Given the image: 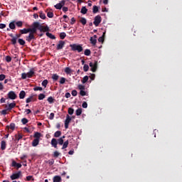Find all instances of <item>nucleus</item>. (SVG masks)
I'll use <instances>...</instances> for the list:
<instances>
[{"label": "nucleus", "instance_id": "nucleus-1", "mask_svg": "<svg viewBox=\"0 0 182 182\" xmlns=\"http://www.w3.org/2000/svg\"><path fill=\"white\" fill-rule=\"evenodd\" d=\"M42 136V134H41L40 132H35L33 137L34 139L32 141V146L33 147H36V146H38V144H39V139H41V137Z\"/></svg>", "mask_w": 182, "mask_h": 182}, {"label": "nucleus", "instance_id": "nucleus-2", "mask_svg": "<svg viewBox=\"0 0 182 182\" xmlns=\"http://www.w3.org/2000/svg\"><path fill=\"white\" fill-rule=\"evenodd\" d=\"M33 75H35V71H33V69H31L28 73H23L21 74V79L25 80L26 77L31 78L33 77Z\"/></svg>", "mask_w": 182, "mask_h": 182}, {"label": "nucleus", "instance_id": "nucleus-3", "mask_svg": "<svg viewBox=\"0 0 182 182\" xmlns=\"http://www.w3.org/2000/svg\"><path fill=\"white\" fill-rule=\"evenodd\" d=\"M38 21L33 23L32 28H28V32H30V33H32V35H35V33H36L38 31Z\"/></svg>", "mask_w": 182, "mask_h": 182}, {"label": "nucleus", "instance_id": "nucleus-4", "mask_svg": "<svg viewBox=\"0 0 182 182\" xmlns=\"http://www.w3.org/2000/svg\"><path fill=\"white\" fill-rule=\"evenodd\" d=\"M70 46L71 47L72 50H73V51L77 50V52L79 53H80V52L83 51V47H82V46H80V45L70 44Z\"/></svg>", "mask_w": 182, "mask_h": 182}, {"label": "nucleus", "instance_id": "nucleus-5", "mask_svg": "<svg viewBox=\"0 0 182 182\" xmlns=\"http://www.w3.org/2000/svg\"><path fill=\"white\" fill-rule=\"evenodd\" d=\"M37 25H38V30L40 31V32H49V27L48 26H42L41 23L38 21Z\"/></svg>", "mask_w": 182, "mask_h": 182}, {"label": "nucleus", "instance_id": "nucleus-6", "mask_svg": "<svg viewBox=\"0 0 182 182\" xmlns=\"http://www.w3.org/2000/svg\"><path fill=\"white\" fill-rule=\"evenodd\" d=\"M22 176V171H19L17 173H13L10 178L11 180H18V178H20V177Z\"/></svg>", "mask_w": 182, "mask_h": 182}, {"label": "nucleus", "instance_id": "nucleus-7", "mask_svg": "<svg viewBox=\"0 0 182 182\" xmlns=\"http://www.w3.org/2000/svg\"><path fill=\"white\" fill-rule=\"evenodd\" d=\"M18 97V95H16V93H15L14 91H10L7 94V99H10L11 100H15Z\"/></svg>", "mask_w": 182, "mask_h": 182}, {"label": "nucleus", "instance_id": "nucleus-8", "mask_svg": "<svg viewBox=\"0 0 182 182\" xmlns=\"http://www.w3.org/2000/svg\"><path fill=\"white\" fill-rule=\"evenodd\" d=\"M102 22V16H100V15H97L94 18V22L93 24L95 26H98L99 25H100V23Z\"/></svg>", "mask_w": 182, "mask_h": 182}, {"label": "nucleus", "instance_id": "nucleus-9", "mask_svg": "<svg viewBox=\"0 0 182 182\" xmlns=\"http://www.w3.org/2000/svg\"><path fill=\"white\" fill-rule=\"evenodd\" d=\"M90 67L91 68L92 72H96L97 70V61H95V63H90Z\"/></svg>", "mask_w": 182, "mask_h": 182}, {"label": "nucleus", "instance_id": "nucleus-10", "mask_svg": "<svg viewBox=\"0 0 182 182\" xmlns=\"http://www.w3.org/2000/svg\"><path fill=\"white\" fill-rule=\"evenodd\" d=\"M70 122H72V118L70 117V116H69V114H67L66 119L65 121V129H69V123H70Z\"/></svg>", "mask_w": 182, "mask_h": 182}, {"label": "nucleus", "instance_id": "nucleus-11", "mask_svg": "<svg viewBox=\"0 0 182 182\" xmlns=\"http://www.w3.org/2000/svg\"><path fill=\"white\" fill-rule=\"evenodd\" d=\"M21 36H22V34H21V33L18 34H16V36L11 40L12 45H16V41H18V38H21Z\"/></svg>", "mask_w": 182, "mask_h": 182}, {"label": "nucleus", "instance_id": "nucleus-12", "mask_svg": "<svg viewBox=\"0 0 182 182\" xmlns=\"http://www.w3.org/2000/svg\"><path fill=\"white\" fill-rule=\"evenodd\" d=\"M90 43L95 46L96 43H97V36L94 35L93 37H90Z\"/></svg>", "mask_w": 182, "mask_h": 182}, {"label": "nucleus", "instance_id": "nucleus-13", "mask_svg": "<svg viewBox=\"0 0 182 182\" xmlns=\"http://www.w3.org/2000/svg\"><path fill=\"white\" fill-rule=\"evenodd\" d=\"M36 38H35V34L29 33L28 36L26 37V41L27 42H31L32 41H35Z\"/></svg>", "mask_w": 182, "mask_h": 182}, {"label": "nucleus", "instance_id": "nucleus-14", "mask_svg": "<svg viewBox=\"0 0 182 182\" xmlns=\"http://www.w3.org/2000/svg\"><path fill=\"white\" fill-rule=\"evenodd\" d=\"M65 46V41H60L58 44L57 45V50H60V49H63Z\"/></svg>", "mask_w": 182, "mask_h": 182}, {"label": "nucleus", "instance_id": "nucleus-15", "mask_svg": "<svg viewBox=\"0 0 182 182\" xmlns=\"http://www.w3.org/2000/svg\"><path fill=\"white\" fill-rule=\"evenodd\" d=\"M16 106V103L15 102H11L8 105H6V108H7V110H11V109H14Z\"/></svg>", "mask_w": 182, "mask_h": 182}, {"label": "nucleus", "instance_id": "nucleus-16", "mask_svg": "<svg viewBox=\"0 0 182 182\" xmlns=\"http://www.w3.org/2000/svg\"><path fill=\"white\" fill-rule=\"evenodd\" d=\"M51 145L55 149H58V140H56V139H55V138L52 139V140H51Z\"/></svg>", "mask_w": 182, "mask_h": 182}, {"label": "nucleus", "instance_id": "nucleus-17", "mask_svg": "<svg viewBox=\"0 0 182 182\" xmlns=\"http://www.w3.org/2000/svg\"><path fill=\"white\" fill-rule=\"evenodd\" d=\"M12 167H16L17 168H21L22 167V164L16 163V161H12Z\"/></svg>", "mask_w": 182, "mask_h": 182}, {"label": "nucleus", "instance_id": "nucleus-18", "mask_svg": "<svg viewBox=\"0 0 182 182\" xmlns=\"http://www.w3.org/2000/svg\"><path fill=\"white\" fill-rule=\"evenodd\" d=\"M53 182H61L62 178L60 176H55L53 178Z\"/></svg>", "mask_w": 182, "mask_h": 182}, {"label": "nucleus", "instance_id": "nucleus-19", "mask_svg": "<svg viewBox=\"0 0 182 182\" xmlns=\"http://www.w3.org/2000/svg\"><path fill=\"white\" fill-rule=\"evenodd\" d=\"M105 36H106V31H105L102 36L98 38V42L103 43L105 42Z\"/></svg>", "mask_w": 182, "mask_h": 182}, {"label": "nucleus", "instance_id": "nucleus-20", "mask_svg": "<svg viewBox=\"0 0 182 182\" xmlns=\"http://www.w3.org/2000/svg\"><path fill=\"white\" fill-rule=\"evenodd\" d=\"M26 96V92L24 90H21L19 93V99H25Z\"/></svg>", "mask_w": 182, "mask_h": 182}, {"label": "nucleus", "instance_id": "nucleus-21", "mask_svg": "<svg viewBox=\"0 0 182 182\" xmlns=\"http://www.w3.org/2000/svg\"><path fill=\"white\" fill-rule=\"evenodd\" d=\"M20 33L21 35H25L26 33H29V28H23L20 30Z\"/></svg>", "mask_w": 182, "mask_h": 182}, {"label": "nucleus", "instance_id": "nucleus-22", "mask_svg": "<svg viewBox=\"0 0 182 182\" xmlns=\"http://www.w3.org/2000/svg\"><path fill=\"white\" fill-rule=\"evenodd\" d=\"M6 149V141H1V150H5Z\"/></svg>", "mask_w": 182, "mask_h": 182}, {"label": "nucleus", "instance_id": "nucleus-23", "mask_svg": "<svg viewBox=\"0 0 182 182\" xmlns=\"http://www.w3.org/2000/svg\"><path fill=\"white\" fill-rule=\"evenodd\" d=\"M46 36H48V38H50V39H56V37L55 36V35L49 33V32H47L46 33Z\"/></svg>", "mask_w": 182, "mask_h": 182}, {"label": "nucleus", "instance_id": "nucleus-24", "mask_svg": "<svg viewBox=\"0 0 182 182\" xmlns=\"http://www.w3.org/2000/svg\"><path fill=\"white\" fill-rule=\"evenodd\" d=\"M68 146H69V140L65 141V142H63V147H62V150L67 149Z\"/></svg>", "mask_w": 182, "mask_h": 182}, {"label": "nucleus", "instance_id": "nucleus-25", "mask_svg": "<svg viewBox=\"0 0 182 182\" xmlns=\"http://www.w3.org/2000/svg\"><path fill=\"white\" fill-rule=\"evenodd\" d=\"M6 129H8V130H9V129H11V130H12V131L15 130V124L11 123L10 126L6 127Z\"/></svg>", "mask_w": 182, "mask_h": 182}, {"label": "nucleus", "instance_id": "nucleus-26", "mask_svg": "<svg viewBox=\"0 0 182 182\" xmlns=\"http://www.w3.org/2000/svg\"><path fill=\"white\" fill-rule=\"evenodd\" d=\"M80 12L82 14V15H86V14H87V9H86V6H82Z\"/></svg>", "mask_w": 182, "mask_h": 182}, {"label": "nucleus", "instance_id": "nucleus-27", "mask_svg": "<svg viewBox=\"0 0 182 182\" xmlns=\"http://www.w3.org/2000/svg\"><path fill=\"white\" fill-rule=\"evenodd\" d=\"M9 26L11 29H16V26H15V21H13V22H11L9 24Z\"/></svg>", "mask_w": 182, "mask_h": 182}, {"label": "nucleus", "instance_id": "nucleus-28", "mask_svg": "<svg viewBox=\"0 0 182 182\" xmlns=\"http://www.w3.org/2000/svg\"><path fill=\"white\" fill-rule=\"evenodd\" d=\"M64 71L67 75H70V73H72V70L69 67L65 68Z\"/></svg>", "mask_w": 182, "mask_h": 182}, {"label": "nucleus", "instance_id": "nucleus-29", "mask_svg": "<svg viewBox=\"0 0 182 182\" xmlns=\"http://www.w3.org/2000/svg\"><path fill=\"white\" fill-rule=\"evenodd\" d=\"M23 136L21 134H18V135H15V140L19 141L22 139Z\"/></svg>", "mask_w": 182, "mask_h": 182}, {"label": "nucleus", "instance_id": "nucleus-30", "mask_svg": "<svg viewBox=\"0 0 182 182\" xmlns=\"http://www.w3.org/2000/svg\"><path fill=\"white\" fill-rule=\"evenodd\" d=\"M31 102H33V95L30 96L26 100V103H31Z\"/></svg>", "mask_w": 182, "mask_h": 182}, {"label": "nucleus", "instance_id": "nucleus-31", "mask_svg": "<svg viewBox=\"0 0 182 182\" xmlns=\"http://www.w3.org/2000/svg\"><path fill=\"white\" fill-rule=\"evenodd\" d=\"M93 14H97L99 12V7L97 6H94L92 8Z\"/></svg>", "mask_w": 182, "mask_h": 182}, {"label": "nucleus", "instance_id": "nucleus-32", "mask_svg": "<svg viewBox=\"0 0 182 182\" xmlns=\"http://www.w3.org/2000/svg\"><path fill=\"white\" fill-rule=\"evenodd\" d=\"M91 53H92V51H90V50H89V49H86L84 51V55H85V56H90Z\"/></svg>", "mask_w": 182, "mask_h": 182}, {"label": "nucleus", "instance_id": "nucleus-33", "mask_svg": "<svg viewBox=\"0 0 182 182\" xmlns=\"http://www.w3.org/2000/svg\"><path fill=\"white\" fill-rule=\"evenodd\" d=\"M80 22L82 23V25H86V23H87V21L84 17L81 18Z\"/></svg>", "mask_w": 182, "mask_h": 182}, {"label": "nucleus", "instance_id": "nucleus-34", "mask_svg": "<svg viewBox=\"0 0 182 182\" xmlns=\"http://www.w3.org/2000/svg\"><path fill=\"white\" fill-rule=\"evenodd\" d=\"M61 135H62V132L57 131L54 134V137H60Z\"/></svg>", "mask_w": 182, "mask_h": 182}, {"label": "nucleus", "instance_id": "nucleus-35", "mask_svg": "<svg viewBox=\"0 0 182 182\" xmlns=\"http://www.w3.org/2000/svg\"><path fill=\"white\" fill-rule=\"evenodd\" d=\"M18 42L19 45H21V46H23L25 45V43H26V42L24 41V40L22 39V38H19V39L18 40Z\"/></svg>", "mask_w": 182, "mask_h": 182}, {"label": "nucleus", "instance_id": "nucleus-36", "mask_svg": "<svg viewBox=\"0 0 182 182\" xmlns=\"http://www.w3.org/2000/svg\"><path fill=\"white\" fill-rule=\"evenodd\" d=\"M75 114H76V116H80V114H82V108H78L75 111Z\"/></svg>", "mask_w": 182, "mask_h": 182}, {"label": "nucleus", "instance_id": "nucleus-37", "mask_svg": "<svg viewBox=\"0 0 182 182\" xmlns=\"http://www.w3.org/2000/svg\"><path fill=\"white\" fill-rule=\"evenodd\" d=\"M89 80V77L87 75H85L82 80V83L85 84Z\"/></svg>", "mask_w": 182, "mask_h": 182}, {"label": "nucleus", "instance_id": "nucleus-38", "mask_svg": "<svg viewBox=\"0 0 182 182\" xmlns=\"http://www.w3.org/2000/svg\"><path fill=\"white\" fill-rule=\"evenodd\" d=\"M45 97H46V95H45V94H39L38 100H43Z\"/></svg>", "mask_w": 182, "mask_h": 182}, {"label": "nucleus", "instance_id": "nucleus-39", "mask_svg": "<svg viewBox=\"0 0 182 182\" xmlns=\"http://www.w3.org/2000/svg\"><path fill=\"white\" fill-rule=\"evenodd\" d=\"M48 83H49V81H48V80H44L41 85L42 86H43L44 87H46V86H48Z\"/></svg>", "mask_w": 182, "mask_h": 182}, {"label": "nucleus", "instance_id": "nucleus-40", "mask_svg": "<svg viewBox=\"0 0 182 182\" xmlns=\"http://www.w3.org/2000/svg\"><path fill=\"white\" fill-rule=\"evenodd\" d=\"M66 38V33L62 32L60 33V38L65 39Z\"/></svg>", "mask_w": 182, "mask_h": 182}, {"label": "nucleus", "instance_id": "nucleus-41", "mask_svg": "<svg viewBox=\"0 0 182 182\" xmlns=\"http://www.w3.org/2000/svg\"><path fill=\"white\" fill-rule=\"evenodd\" d=\"M39 16L41 19H46V15H45V14H43L42 11H40Z\"/></svg>", "mask_w": 182, "mask_h": 182}, {"label": "nucleus", "instance_id": "nucleus-42", "mask_svg": "<svg viewBox=\"0 0 182 182\" xmlns=\"http://www.w3.org/2000/svg\"><path fill=\"white\" fill-rule=\"evenodd\" d=\"M52 79L55 81L58 80V79H59V75H58V74H53L52 75Z\"/></svg>", "mask_w": 182, "mask_h": 182}, {"label": "nucleus", "instance_id": "nucleus-43", "mask_svg": "<svg viewBox=\"0 0 182 182\" xmlns=\"http://www.w3.org/2000/svg\"><path fill=\"white\" fill-rule=\"evenodd\" d=\"M6 61L8 63H9L10 62L12 61V58H11V56H9V55L6 56Z\"/></svg>", "mask_w": 182, "mask_h": 182}, {"label": "nucleus", "instance_id": "nucleus-44", "mask_svg": "<svg viewBox=\"0 0 182 182\" xmlns=\"http://www.w3.org/2000/svg\"><path fill=\"white\" fill-rule=\"evenodd\" d=\"M33 90L35 92H38V90H40V92H42V90H43V88H42L41 87H36L33 88Z\"/></svg>", "mask_w": 182, "mask_h": 182}, {"label": "nucleus", "instance_id": "nucleus-45", "mask_svg": "<svg viewBox=\"0 0 182 182\" xmlns=\"http://www.w3.org/2000/svg\"><path fill=\"white\" fill-rule=\"evenodd\" d=\"M73 113H75V109H73V108H68V114H73Z\"/></svg>", "mask_w": 182, "mask_h": 182}, {"label": "nucleus", "instance_id": "nucleus-46", "mask_svg": "<svg viewBox=\"0 0 182 182\" xmlns=\"http://www.w3.org/2000/svg\"><path fill=\"white\" fill-rule=\"evenodd\" d=\"M57 143H58V144H60V146H62L64 143L63 138L58 139V141H57Z\"/></svg>", "mask_w": 182, "mask_h": 182}, {"label": "nucleus", "instance_id": "nucleus-47", "mask_svg": "<svg viewBox=\"0 0 182 182\" xmlns=\"http://www.w3.org/2000/svg\"><path fill=\"white\" fill-rule=\"evenodd\" d=\"M47 16H48V18H53V12H52V11H48V12L47 13Z\"/></svg>", "mask_w": 182, "mask_h": 182}, {"label": "nucleus", "instance_id": "nucleus-48", "mask_svg": "<svg viewBox=\"0 0 182 182\" xmlns=\"http://www.w3.org/2000/svg\"><path fill=\"white\" fill-rule=\"evenodd\" d=\"M54 6H55V9H62V4H60V3L57 4Z\"/></svg>", "mask_w": 182, "mask_h": 182}, {"label": "nucleus", "instance_id": "nucleus-49", "mask_svg": "<svg viewBox=\"0 0 182 182\" xmlns=\"http://www.w3.org/2000/svg\"><path fill=\"white\" fill-rule=\"evenodd\" d=\"M83 70H84V72H87V70H89V65H87V64L84 65Z\"/></svg>", "mask_w": 182, "mask_h": 182}, {"label": "nucleus", "instance_id": "nucleus-50", "mask_svg": "<svg viewBox=\"0 0 182 182\" xmlns=\"http://www.w3.org/2000/svg\"><path fill=\"white\" fill-rule=\"evenodd\" d=\"M65 82H66V78L62 77L60 80V85H64Z\"/></svg>", "mask_w": 182, "mask_h": 182}, {"label": "nucleus", "instance_id": "nucleus-51", "mask_svg": "<svg viewBox=\"0 0 182 182\" xmlns=\"http://www.w3.org/2000/svg\"><path fill=\"white\" fill-rule=\"evenodd\" d=\"M59 156H60V153H59L58 151H54V154H53V157H59Z\"/></svg>", "mask_w": 182, "mask_h": 182}, {"label": "nucleus", "instance_id": "nucleus-52", "mask_svg": "<svg viewBox=\"0 0 182 182\" xmlns=\"http://www.w3.org/2000/svg\"><path fill=\"white\" fill-rule=\"evenodd\" d=\"M16 25L18 26V28H22V25H23V23H22V21H17L16 23Z\"/></svg>", "mask_w": 182, "mask_h": 182}, {"label": "nucleus", "instance_id": "nucleus-53", "mask_svg": "<svg viewBox=\"0 0 182 182\" xmlns=\"http://www.w3.org/2000/svg\"><path fill=\"white\" fill-rule=\"evenodd\" d=\"M28 119H26V118H23L22 119H21V123L23 124H26V123H28Z\"/></svg>", "mask_w": 182, "mask_h": 182}, {"label": "nucleus", "instance_id": "nucleus-54", "mask_svg": "<svg viewBox=\"0 0 182 182\" xmlns=\"http://www.w3.org/2000/svg\"><path fill=\"white\" fill-rule=\"evenodd\" d=\"M7 110H9L8 109V108H6V109H3L1 112V114H4L5 116V114H7Z\"/></svg>", "mask_w": 182, "mask_h": 182}, {"label": "nucleus", "instance_id": "nucleus-55", "mask_svg": "<svg viewBox=\"0 0 182 182\" xmlns=\"http://www.w3.org/2000/svg\"><path fill=\"white\" fill-rule=\"evenodd\" d=\"M54 118H55V114L53 112H51L50 114L49 119H50V120H53Z\"/></svg>", "mask_w": 182, "mask_h": 182}, {"label": "nucleus", "instance_id": "nucleus-56", "mask_svg": "<svg viewBox=\"0 0 182 182\" xmlns=\"http://www.w3.org/2000/svg\"><path fill=\"white\" fill-rule=\"evenodd\" d=\"M47 100L49 103H53V100H55L53 99V97H49Z\"/></svg>", "mask_w": 182, "mask_h": 182}, {"label": "nucleus", "instance_id": "nucleus-57", "mask_svg": "<svg viewBox=\"0 0 182 182\" xmlns=\"http://www.w3.org/2000/svg\"><path fill=\"white\" fill-rule=\"evenodd\" d=\"M6 77V75L4 74L0 75V81L4 80V79Z\"/></svg>", "mask_w": 182, "mask_h": 182}, {"label": "nucleus", "instance_id": "nucleus-58", "mask_svg": "<svg viewBox=\"0 0 182 182\" xmlns=\"http://www.w3.org/2000/svg\"><path fill=\"white\" fill-rule=\"evenodd\" d=\"M82 107H83V109H87V102H84L82 105Z\"/></svg>", "mask_w": 182, "mask_h": 182}, {"label": "nucleus", "instance_id": "nucleus-59", "mask_svg": "<svg viewBox=\"0 0 182 182\" xmlns=\"http://www.w3.org/2000/svg\"><path fill=\"white\" fill-rule=\"evenodd\" d=\"M63 18H64V19H65V22H66V23H68V22H69V17H68L67 15H64V16H63Z\"/></svg>", "mask_w": 182, "mask_h": 182}, {"label": "nucleus", "instance_id": "nucleus-60", "mask_svg": "<svg viewBox=\"0 0 182 182\" xmlns=\"http://www.w3.org/2000/svg\"><path fill=\"white\" fill-rule=\"evenodd\" d=\"M78 89H80V90H85V85H78Z\"/></svg>", "mask_w": 182, "mask_h": 182}, {"label": "nucleus", "instance_id": "nucleus-61", "mask_svg": "<svg viewBox=\"0 0 182 182\" xmlns=\"http://www.w3.org/2000/svg\"><path fill=\"white\" fill-rule=\"evenodd\" d=\"M71 95L73 96H77V91H76V90H73Z\"/></svg>", "mask_w": 182, "mask_h": 182}, {"label": "nucleus", "instance_id": "nucleus-62", "mask_svg": "<svg viewBox=\"0 0 182 182\" xmlns=\"http://www.w3.org/2000/svg\"><path fill=\"white\" fill-rule=\"evenodd\" d=\"M80 96H86V92L82 90L80 91Z\"/></svg>", "mask_w": 182, "mask_h": 182}, {"label": "nucleus", "instance_id": "nucleus-63", "mask_svg": "<svg viewBox=\"0 0 182 182\" xmlns=\"http://www.w3.org/2000/svg\"><path fill=\"white\" fill-rule=\"evenodd\" d=\"M95 77H96V75L95 74H91L90 76L91 80H95Z\"/></svg>", "mask_w": 182, "mask_h": 182}, {"label": "nucleus", "instance_id": "nucleus-64", "mask_svg": "<svg viewBox=\"0 0 182 182\" xmlns=\"http://www.w3.org/2000/svg\"><path fill=\"white\" fill-rule=\"evenodd\" d=\"M68 11H69V9L67 6L63 7V12H68Z\"/></svg>", "mask_w": 182, "mask_h": 182}]
</instances>
